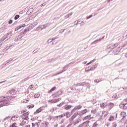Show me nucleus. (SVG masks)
<instances>
[{
	"instance_id": "1",
	"label": "nucleus",
	"mask_w": 127,
	"mask_h": 127,
	"mask_svg": "<svg viewBox=\"0 0 127 127\" xmlns=\"http://www.w3.org/2000/svg\"><path fill=\"white\" fill-rule=\"evenodd\" d=\"M0 108L1 107H4V106H8L9 105V102L7 100V98H5V97L2 96L0 97Z\"/></svg>"
},
{
	"instance_id": "2",
	"label": "nucleus",
	"mask_w": 127,
	"mask_h": 127,
	"mask_svg": "<svg viewBox=\"0 0 127 127\" xmlns=\"http://www.w3.org/2000/svg\"><path fill=\"white\" fill-rule=\"evenodd\" d=\"M49 25H50V23L44 24L43 25L38 27L36 28V31H38V30H40V29H41V30H42V29H45V28H46L47 27H48V26H49Z\"/></svg>"
},
{
	"instance_id": "3",
	"label": "nucleus",
	"mask_w": 127,
	"mask_h": 127,
	"mask_svg": "<svg viewBox=\"0 0 127 127\" xmlns=\"http://www.w3.org/2000/svg\"><path fill=\"white\" fill-rule=\"evenodd\" d=\"M69 66H70V64H68L64 66L63 67V69L59 72L57 73V74H55V76H57V75H60V74H62V73H63L64 72H65V71H66V70L68 69V67H69Z\"/></svg>"
},
{
	"instance_id": "4",
	"label": "nucleus",
	"mask_w": 127,
	"mask_h": 127,
	"mask_svg": "<svg viewBox=\"0 0 127 127\" xmlns=\"http://www.w3.org/2000/svg\"><path fill=\"white\" fill-rule=\"evenodd\" d=\"M63 94V92L61 90H59L58 92H57L56 93H54L52 95V97L53 98H57V97H59V96H61Z\"/></svg>"
},
{
	"instance_id": "5",
	"label": "nucleus",
	"mask_w": 127,
	"mask_h": 127,
	"mask_svg": "<svg viewBox=\"0 0 127 127\" xmlns=\"http://www.w3.org/2000/svg\"><path fill=\"white\" fill-rule=\"evenodd\" d=\"M119 46V43H116L114 44H111L108 46L109 49H115V48L118 47Z\"/></svg>"
},
{
	"instance_id": "6",
	"label": "nucleus",
	"mask_w": 127,
	"mask_h": 127,
	"mask_svg": "<svg viewBox=\"0 0 127 127\" xmlns=\"http://www.w3.org/2000/svg\"><path fill=\"white\" fill-rule=\"evenodd\" d=\"M80 109H82V106L78 105L74 107V108L71 111V114H73V113L75 112V111H76V110H80Z\"/></svg>"
},
{
	"instance_id": "7",
	"label": "nucleus",
	"mask_w": 127,
	"mask_h": 127,
	"mask_svg": "<svg viewBox=\"0 0 127 127\" xmlns=\"http://www.w3.org/2000/svg\"><path fill=\"white\" fill-rule=\"evenodd\" d=\"M121 48V47H118L117 49H115L113 51V54L114 55H117V54H119L120 52H121V50H120Z\"/></svg>"
},
{
	"instance_id": "8",
	"label": "nucleus",
	"mask_w": 127,
	"mask_h": 127,
	"mask_svg": "<svg viewBox=\"0 0 127 127\" xmlns=\"http://www.w3.org/2000/svg\"><path fill=\"white\" fill-rule=\"evenodd\" d=\"M89 123L90 121H86L84 122L83 124H80L81 127H89Z\"/></svg>"
},
{
	"instance_id": "9",
	"label": "nucleus",
	"mask_w": 127,
	"mask_h": 127,
	"mask_svg": "<svg viewBox=\"0 0 127 127\" xmlns=\"http://www.w3.org/2000/svg\"><path fill=\"white\" fill-rule=\"evenodd\" d=\"M120 108H121V109H123V110H127V103H125V104H121L120 105Z\"/></svg>"
},
{
	"instance_id": "10",
	"label": "nucleus",
	"mask_w": 127,
	"mask_h": 127,
	"mask_svg": "<svg viewBox=\"0 0 127 127\" xmlns=\"http://www.w3.org/2000/svg\"><path fill=\"white\" fill-rule=\"evenodd\" d=\"M22 36H23L21 34H20L19 35L17 36L15 38V41H19L22 38Z\"/></svg>"
},
{
	"instance_id": "11",
	"label": "nucleus",
	"mask_w": 127,
	"mask_h": 127,
	"mask_svg": "<svg viewBox=\"0 0 127 127\" xmlns=\"http://www.w3.org/2000/svg\"><path fill=\"white\" fill-rule=\"evenodd\" d=\"M12 36V31H10L8 33H7L6 37H7V40H8Z\"/></svg>"
},
{
	"instance_id": "12",
	"label": "nucleus",
	"mask_w": 127,
	"mask_h": 127,
	"mask_svg": "<svg viewBox=\"0 0 127 127\" xmlns=\"http://www.w3.org/2000/svg\"><path fill=\"white\" fill-rule=\"evenodd\" d=\"M49 126V123L45 122L44 123H42L41 124V127H48Z\"/></svg>"
},
{
	"instance_id": "13",
	"label": "nucleus",
	"mask_w": 127,
	"mask_h": 127,
	"mask_svg": "<svg viewBox=\"0 0 127 127\" xmlns=\"http://www.w3.org/2000/svg\"><path fill=\"white\" fill-rule=\"evenodd\" d=\"M121 116L122 117V120L125 121L126 120V117H127V114L125 112H122L121 113Z\"/></svg>"
},
{
	"instance_id": "14",
	"label": "nucleus",
	"mask_w": 127,
	"mask_h": 127,
	"mask_svg": "<svg viewBox=\"0 0 127 127\" xmlns=\"http://www.w3.org/2000/svg\"><path fill=\"white\" fill-rule=\"evenodd\" d=\"M43 107H40L38 109L36 110V112H34V115H36V114H39V113L42 112L43 111Z\"/></svg>"
},
{
	"instance_id": "15",
	"label": "nucleus",
	"mask_w": 127,
	"mask_h": 127,
	"mask_svg": "<svg viewBox=\"0 0 127 127\" xmlns=\"http://www.w3.org/2000/svg\"><path fill=\"white\" fill-rule=\"evenodd\" d=\"M24 26H25V24H24L23 25H20L19 26L17 27L15 29V31H17V30H18L19 29H20V28H21L22 27H24Z\"/></svg>"
},
{
	"instance_id": "16",
	"label": "nucleus",
	"mask_w": 127,
	"mask_h": 127,
	"mask_svg": "<svg viewBox=\"0 0 127 127\" xmlns=\"http://www.w3.org/2000/svg\"><path fill=\"white\" fill-rule=\"evenodd\" d=\"M64 116H66V118H67V119H69V118L71 117V114L69 112H66L64 114Z\"/></svg>"
},
{
	"instance_id": "17",
	"label": "nucleus",
	"mask_w": 127,
	"mask_h": 127,
	"mask_svg": "<svg viewBox=\"0 0 127 127\" xmlns=\"http://www.w3.org/2000/svg\"><path fill=\"white\" fill-rule=\"evenodd\" d=\"M9 93L11 95H15V94L16 93V91L14 89H11V90L9 91Z\"/></svg>"
},
{
	"instance_id": "18",
	"label": "nucleus",
	"mask_w": 127,
	"mask_h": 127,
	"mask_svg": "<svg viewBox=\"0 0 127 127\" xmlns=\"http://www.w3.org/2000/svg\"><path fill=\"white\" fill-rule=\"evenodd\" d=\"M88 112V110H87V109H84L83 111H81L80 112H79L80 113L81 116H83V115H85V114H86V113Z\"/></svg>"
},
{
	"instance_id": "19",
	"label": "nucleus",
	"mask_w": 127,
	"mask_h": 127,
	"mask_svg": "<svg viewBox=\"0 0 127 127\" xmlns=\"http://www.w3.org/2000/svg\"><path fill=\"white\" fill-rule=\"evenodd\" d=\"M28 31H29V28L25 29L24 30L23 32H21L20 34L23 36V35L26 34V32H27Z\"/></svg>"
},
{
	"instance_id": "20",
	"label": "nucleus",
	"mask_w": 127,
	"mask_h": 127,
	"mask_svg": "<svg viewBox=\"0 0 127 127\" xmlns=\"http://www.w3.org/2000/svg\"><path fill=\"white\" fill-rule=\"evenodd\" d=\"M71 108H72V106L66 105L64 107V110H66V111H67V110H70Z\"/></svg>"
},
{
	"instance_id": "21",
	"label": "nucleus",
	"mask_w": 127,
	"mask_h": 127,
	"mask_svg": "<svg viewBox=\"0 0 127 127\" xmlns=\"http://www.w3.org/2000/svg\"><path fill=\"white\" fill-rule=\"evenodd\" d=\"M104 38H105V36H104L101 39H99L98 40H95L92 43V44H93V43H98V42H99V41H101L102 39H104Z\"/></svg>"
},
{
	"instance_id": "22",
	"label": "nucleus",
	"mask_w": 127,
	"mask_h": 127,
	"mask_svg": "<svg viewBox=\"0 0 127 127\" xmlns=\"http://www.w3.org/2000/svg\"><path fill=\"white\" fill-rule=\"evenodd\" d=\"M100 107L101 108H103V109H105L107 107V104L106 103H102L100 104Z\"/></svg>"
},
{
	"instance_id": "23",
	"label": "nucleus",
	"mask_w": 127,
	"mask_h": 127,
	"mask_svg": "<svg viewBox=\"0 0 127 127\" xmlns=\"http://www.w3.org/2000/svg\"><path fill=\"white\" fill-rule=\"evenodd\" d=\"M4 40H5V41H6V40H7V37H6L5 36H4L2 38H1L0 40V42H1V41H4Z\"/></svg>"
},
{
	"instance_id": "24",
	"label": "nucleus",
	"mask_w": 127,
	"mask_h": 127,
	"mask_svg": "<svg viewBox=\"0 0 127 127\" xmlns=\"http://www.w3.org/2000/svg\"><path fill=\"white\" fill-rule=\"evenodd\" d=\"M74 86H75V87H78L79 86H83V83H80L74 84L73 85H72L73 88H74Z\"/></svg>"
},
{
	"instance_id": "25",
	"label": "nucleus",
	"mask_w": 127,
	"mask_h": 127,
	"mask_svg": "<svg viewBox=\"0 0 127 127\" xmlns=\"http://www.w3.org/2000/svg\"><path fill=\"white\" fill-rule=\"evenodd\" d=\"M25 116V115H24V114H23V115H22V117H21L22 119L23 120H25L26 121H27V120H29V118H28V116H26V117H24Z\"/></svg>"
},
{
	"instance_id": "26",
	"label": "nucleus",
	"mask_w": 127,
	"mask_h": 127,
	"mask_svg": "<svg viewBox=\"0 0 127 127\" xmlns=\"http://www.w3.org/2000/svg\"><path fill=\"white\" fill-rule=\"evenodd\" d=\"M78 115H79L81 117V113L79 112L75 113L74 114L73 116H74V118H76V117H77L78 116Z\"/></svg>"
},
{
	"instance_id": "27",
	"label": "nucleus",
	"mask_w": 127,
	"mask_h": 127,
	"mask_svg": "<svg viewBox=\"0 0 127 127\" xmlns=\"http://www.w3.org/2000/svg\"><path fill=\"white\" fill-rule=\"evenodd\" d=\"M32 12H33V8H31L28 10L27 13H32Z\"/></svg>"
},
{
	"instance_id": "28",
	"label": "nucleus",
	"mask_w": 127,
	"mask_h": 127,
	"mask_svg": "<svg viewBox=\"0 0 127 127\" xmlns=\"http://www.w3.org/2000/svg\"><path fill=\"white\" fill-rule=\"evenodd\" d=\"M56 89V86L53 87L50 91H49V93H52V92H53V91H55Z\"/></svg>"
},
{
	"instance_id": "29",
	"label": "nucleus",
	"mask_w": 127,
	"mask_h": 127,
	"mask_svg": "<svg viewBox=\"0 0 127 127\" xmlns=\"http://www.w3.org/2000/svg\"><path fill=\"white\" fill-rule=\"evenodd\" d=\"M12 60H13V59H10L8 60V61H6L5 62V64H4V65H6L7 64V63H9V62H10L11 61H12Z\"/></svg>"
},
{
	"instance_id": "30",
	"label": "nucleus",
	"mask_w": 127,
	"mask_h": 127,
	"mask_svg": "<svg viewBox=\"0 0 127 127\" xmlns=\"http://www.w3.org/2000/svg\"><path fill=\"white\" fill-rule=\"evenodd\" d=\"M95 61H96V59H94L93 60H92L89 63H87L86 64V65H90V64H91V63H93V62H95Z\"/></svg>"
},
{
	"instance_id": "31",
	"label": "nucleus",
	"mask_w": 127,
	"mask_h": 127,
	"mask_svg": "<svg viewBox=\"0 0 127 127\" xmlns=\"http://www.w3.org/2000/svg\"><path fill=\"white\" fill-rule=\"evenodd\" d=\"M115 64H116V66H119L120 65L121 63L119 62V61H116L115 62Z\"/></svg>"
},
{
	"instance_id": "32",
	"label": "nucleus",
	"mask_w": 127,
	"mask_h": 127,
	"mask_svg": "<svg viewBox=\"0 0 127 127\" xmlns=\"http://www.w3.org/2000/svg\"><path fill=\"white\" fill-rule=\"evenodd\" d=\"M29 78H30L29 77H27L24 78V79H23L22 80V82H25V81H27V80H29Z\"/></svg>"
},
{
	"instance_id": "33",
	"label": "nucleus",
	"mask_w": 127,
	"mask_h": 127,
	"mask_svg": "<svg viewBox=\"0 0 127 127\" xmlns=\"http://www.w3.org/2000/svg\"><path fill=\"white\" fill-rule=\"evenodd\" d=\"M26 124V121H23L22 122H21L20 126H22L24 125H25Z\"/></svg>"
},
{
	"instance_id": "34",
	"label": "nucleus",
	"mask_w": 127,
	"mask_h": 127,
	"mask_svg": "<svg viewBox=\"0 0 127 127\" xmlns=\"http://www.w3.org/2000/svg\"><path fill=\"white\" fill-rule=\"evenodd\" d=\"M19 15H16L14 17L15 20L18 19V18H19Z\"/></svg>"
},
{
	"instance_id": "35",
	"label": "nucleus",
	"mask_w": 127,
	"mask_h": 127,
	"mask_svg": "<svg viewBox=\"0 0 127 127\" xmlns=\"http://www.w3.org/2000/svg\"><path fill=\"white\" fill-rule=\"evenodd\" d=\"M9 119H10V116H8V117H6V118H5L3 119V122H5V121H6V120H8Z\"/></svg>"
},
{
	"instance_id": "36",
	"label": "nucleus",
	"mask_w": 127,
	"mask_h": 127,
	"mask_svg": "<svg viewBox=\"0 0 127 127\" xmlns=\"http://www.w3.org/2000/svg\"><path fill=\"white\" fill-rule=\"evenodd\" d=\"M63 117H65L64 116V114H62L61 115L56 116L57 119H58V118H63Z\"/></svg>"
},
{
	"instance_id": "37",
	"label": "nucleus",
	"mask_w": 127,
	"mask_h": 127,
	"mask_svg": "<svg viewBox=\"0 0 127 127\" xmlns=\"http://www.w3.org/2000/svg\"><path fill=\"white\" fill-rule=\"evenodd\" d=\"M97 112L96 111V109L91 110V114H93V115H95Z\"/></svg>"
},
{
	"instance_id": "38",
	"label": "nucleus",
	"mask_w": 127,
	"mask_h": 127,
	"mask_svg": "<svg viewBox=\"0 0 127 127\" xmlns=\"http://www.w3.org/2000/svg\"><path fill=\"white\" fill-rule=\"evenodd\" d=\"M115 118H114V117H110V118L109 119V121H110V122H112V121H114Z\"/></svg>"
},
{
	"instance_id": "39",
	"label": "nucleus",
	"mask_w": 127,
	"mask_h": 127,
	"mask_svg": "<svg viewBox=\"0 0 127 127\" xmlns=\"http://www.w3.org/2000/svg\"><path fill=\"white\" fill-rule=\"evenodd\" d=\"M40 96V94L37 93L34 95L35 98H39V96Z\"/></svg>"
},
{
	"instance_id": "40",
	"label": "nucleus",
	"mask_w": 127,
	"mask_h": 127,
	"mask_svg": "<svg viewBox=\"0 0 127 127\" xmlns=\"http://www.w3.org/2000/svg\"><path fill=\"white\" fill-rule=\"evenodd\" d=\"M88 119H91V115L87 116L84 118V120H88Z\"/></svg>"
},
{
	"instance_id": "41",
	"label": "nucleus",
	"mask_w": 127,
	"mask_h": 127,
	"mask_svg": "<svg viewBox=\"0 0 127 127\" xmlns=\"http://www.w3.org/2000/svg\"><path fill=\"white\" fill-rule=\"evenodd\" d=\"M15 125H16V123H14L12 125L10 126V127H17Z\"/></svg>"
},
{
	"instance_id": "42",
	"label": "nucleus",
	"mask_w": 127,
	"mask_h": 127,
	"mask_svg": "<svg viewBox=\"0 0 127 127\" xmlns=\"http://www.w3.org/2000/svg\"><path fill=\"white\" fill-rule=\"evenodd\" d=\"M89 68H90V67L85 68V72H90V71H91Z\"/></svg>"
},
{
	"instance_id": "43",
	"label": "nucleus",
	"mask_w": 127,
	"mask_h": 127,
	"mask_svg": "<svg viewBox=\"0 0 127 127\" xmlns=\"http://www.w3.org/2000/svg\"><path fill=\"white\" fill-rule=\"evenodd\" d=\"M112 98L113 99H118V95H117V94H115L112 96Z\"/></svg>"
},
{
	"instance_id": "44",
	"label": "nucleus",
	"mask_w": 127,
	"mask_h": 127,
	"mask_svg": "<svg viewBox=\"0 0 127 127\" xmlns=\"http://www.w3.org/2000/svg\"><path fill=\"white\" fill-rule=\"evenodd\" d=\"M33 26H36L37 24H38V22H34L33 24Z\"/></svg>"
},
{
	"instance_id": "45",
	"label": "nucleus",
	"mask_w": 127,
	"mask_h": 127,
	"mask_svg": "<svg viewBox=\"0 0 127 127\" xmlns=\"http://www.w3.org/2000/svg\"><path fill=\"white\" fill-rule=\"evenodd\" d=\"M13 119H17V117H16V116H13L12 117L11 120H12L13 121H15V120H14Z\"/></svg>"
},
{
	"instance_id": "46",
	"label": "nucleus",
	"mask_w": 127,
	"mask_h": 127,
	"mask_svg": "<svg viewBox=\"0 0 127 127\" xmlns=\"http://www.w3.org/2000/svg\"><path fill=\"white\" fill-rule=\"evenodd\" d=\"M98 126V124H97V122H95L94 123L93 126H92V127H97V126Z\"/></svg>"
},
{
	"instance_id": "47",
	"label": "nucleus",
	"mask_w": 127,
	"mask_h": 127,
	"mask_svg": "<svg viewBox=\"0 0 127 127\" xmlns=\"http://www.w3.org/2000/svg\"><path fill=\"white\" fill-rule=\"evenodd\" d=\"M56 100V103H58V102H59V101H61V98H59L58 99H55Z\"/></svg>"
},
{
	"instance_id": "48",
	"label": "nucleus",
	"mask_w": 127,
	"mask_h": 127,
	"mask_svg": "<svg viewBox=\"0 0 127 127\" xmlns=\"http://www.w3.org/2000/svg\"><path fill=\"white\" fill-rule=\"evenodd\" d=\"M95 68H96V67H92L90 68V71H94V70H95Z\"/></svg>"
},
{
	"instance_id": "49",
	"label": "nucleus",
	"mask_w": 127,
	"mask_h": 127,
	"mask_svg": "<svg viewBox=\"0 0 127 127\" xmlns=\"http://www.w3.org/2000/svg\"><path fill=\"white\" fill-rule=\"evenodd\" d=\"M44 5H46V2L43 3L41 5V7H42V6H44Z\"/></svg>"
},
{
	"instance_id": "50",
	"label": "nucleus",
	"mask_w": 127,
	"mask_h": 127,
	"mask_svg": "<svg viewBox=\"0 0 127 127\" xmlns=\"http://www.w3.org/2000/svg\"><path fill=\"white\" fill-rule=\"evenodd\" d=\"M75 117L73 115L70 118V121H73V120H74V119H75Z\"/></svg>"
},
{
	"instance_id": "51",
	"label": "nucleus",
	"mask_w": 127,
	"mask_h": 127,
	"mask_svg": "<svg viewBox=\"0 0 127 127\" xmlns=\"http://www.w3.org/2000/svg\"><path fill=\"white\" fill-rule=\"evenodd\" d=\"M65 30L66 29H62V30H60V33H62V32H64Z\"/></svg>"
},
{
	"instance_id": "52",
	"label": "nucleus",
	"mask_w": 127,
	"mask_h": 127,
	"mask_svg": "<svg viewBox=\"0 0 127 127\" xmlns=\"http://www.w3.org/2000/svg\"><path fill=\"white\" fill-rule=\"evenodd\" d=\"M50 102H51V103H56L55 99V100L52 99V100H50Z\"/></svg>"
},
{
	"instance_id": "53",
	"label": "nucleus",
	"mask_w": 127,
	"mask_h": 127,
	"mask_svg": "<svg viewBox=\"0 0 127 127\" xmlns=\"http://www.w3.org/2000/svg\"><path fill=\"white\" fill-rule=\"evenodd\" d=\"M91 17H93V15H90V16L86 17V19H89V18H91Z\"/></svg>"
},
{
	"instance_id": "54",
	"label": "nucleus",
	"mask_w": 127,
	"mask_h": 127,
	"mask_svg": "<svg viewBox=\"0 0 127 127\" xmlns=\"http://www.w3.org/2000/svg\"><path fill=\"white\" fill-rule=\"evenodd\" d=\"M51 42H52V39H50L48 40V43H50Z\"/></svg>"
},
{
	"instance_id": "55",
	"label": "nucleus",
	"mask_w": 127,
	"mask_h": 127,
	"mask_svg": "<svg viewBox=\"0 0 127 127\" xmlns=\"http://www.w3.org/2000/svg\"><path fill=\"white\" fill-rule=\"evenodd\" d=\"M94 82H95V83H99L100 82V80L98 79H95L94 80Z\"/></svg>"
},
{
	"instance_id": "56",
	"label": "nucleus",
	"mask_w": 127,
	"mask_h": 127,
	"mask_svg": "<svg viewBox=\"0 0 127 127\" xmlns=\"http://www.w3.org/2000/svg\"><path fill=\"white\" fill-rule=\"evenodd\" d=\"M33 87H34L33 85L32 84L29 86V89H33Z\"/></svg>"
},
{
	"instance_id": "57",
	"label": "nucleus",
	"mask_w": 127,
	"mask_h": 127,
	"mask_svg": "<svg viewBox=\"0 0 127 127\" xmlns=\"http://www.w3.org/2000/svg\"><path fill=\"white\" fill-rule=\"evenodd\" d=\"M72 14H73V13H70L67 15V17H69L70 16H71Z\"/></svg>"
},
{
	"instance_id": "58",
	"label": "nucleus",
	"mask_w": 127,
	"mask_h": 127,
	"mask_svg": "<svg viewBox=\"0 0 127 127\" xmlns=\"http://www.w3.org/2000/svg\"><path fill=\"white\" fill-rule=\"evenodd\" d=\"M23 115H24V116H28V115H29V112H27V113H26Z\"/></svg>"
},
{
	"instance_id": "59",
	"label": "nucleus",
	"mask_w": 127,
	"mask_h": 127,
	"mask_svg": "<svg viewBox=\"0 0 127 127\" xmlns=\"http://www.w3.org/2000/svg\"><path fill=\"white\" fill-rule=\"evenodd\" d=\"M112 127H117V124L114 123Z\"/></svg>"
},
{
	"instance_id": "60",
	"label": "nucleus",
	"mask_w": 127,
	"mask_h": 127,
	"mask_svg": "<svg viewBox=\"0 0 127 127\" xmlns=\"http://www.w3.org/2000/svg\"><path fill=\"white\" fill-rule=\"evenodd\" d=\"M8 23L9 24H11V23H12V20H9Z\"/></svg>"
},
{
	"instance_id": "61",
	"label": "nucleus",
	"mask_w": 127,
	"mask_h": 127,
	"mask_svg": "<svg viewBox=\"0 0 127 127\" xmlns=\"http://www.w3.org/2000/svg\"><path fill=\"white\" fill-rule=\"evenodd\" d=\"M37 52V51H36V50H34L33 51L32 53H33V54H35V53H36Z\"/></svg>"
},
{
	"instance_id": "62",
	"label": "nucleus",
	"mask_w": 127,
	"mask_h": 127,
	"mask_svg": "<svg viewBox=\"0 0 127 127\" xmlns=\"http://www.w3.org/2000/svg\"><path fill=\"white\" fill-rule=\"evenodd\" d=\"M81 25H84V24H85V23L84 22V21H82L80 23Z\"/></svg>"
},
{
	"instance_id": "63",
	"label": "nucleus",
	"mask_w": 127,
	"mask_h": 127,
	"mask_svg": "<svg viewBox=\"0 0 127 127\" xmlns=\"http://www.w3.org/2000/svg\"><path fill=\"white\" fill-rule=\"evenodd\" d=\"M35 125H36L37 126H38V127L39 126V122H36L35 123Z\"/></svg>"
},
{
	"instance_id": "64",
	"label": "nucleus",
	"mask_w": 127,
	"mask_h": 127,
	"mask_svg": "<svg viewBox=\"0 0 127 127\" xmlns=\"http://www.w3.org/2000/svg\"><path fill=\"white\" fill-rule=\"evenodd\" d=\"M63 123H64V120H62L60 122V124H63Z\"/></svg>"
}]
</instances>
